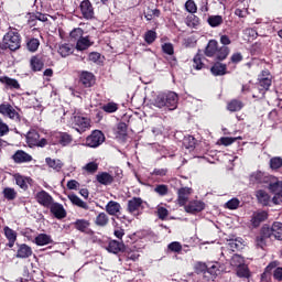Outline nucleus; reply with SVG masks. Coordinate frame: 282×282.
Masks as SVG:
<instances>
[{
    "mask_svg": "<svg viewBox=\"0 0 282 282\" xmlns=\"http://www.w3.org/2000/svg\"><path fill=\"white\" fill-rule=\"evenodd\" d=\"M0 84L3 85L7 91H19V89H21V84L19 83V79L12 78L8 75L2 76V78L0 79Z\"/></svg>",
    "mask_w": 282,
    "mask_h": 282,
    "instance_id": "nucleus-13",
    "label": "nucleus"
},
{
    "mask_svg": "<svg viewBox=\"0 0 282 282\" xmlns=\"http://www.w3.org/2000/svg\"><path fill=\"white\" fill-rule=\"evenodd\" d=\"M193 188L191 187H181L177 191V204L178 206H185L188 204V197H191Z\"/></svg>",
    "mask_w": 282,
    "mask_h": 282,
    "instance_id": "nucleus-21",
    "label": "nucleus"
},
{
    "mask_svg": "<svg viewBox=\"0 0 282 282\" xmlns=\"http://www.w3.org/2000/svg\"><path fill=\"white\" fill-rule=\"evenodd\" d=\"M243 107H246V105L239 99H231L227 102V111H230L231 113L241 111Z\"/></svg>",
    "mask_w": 282,
    "mask_h": 282,
    "instance_id": "nucleus-33",
    "label": "nucleus"
},
{
    "mask_svg": "<svg viewBox=\"0 0 282 282\" xmlns=\"http://www.w3.org/2000/svg\"><path fill=\"white\" fill-rule=\"evenodd\" d=\"M142 204H144V200H142L141 197H132L130 200H128V213H130V215H134V217H138V215H140V208L141 210L144 208Z\"/></svg>",
    "mask_w": 282,
    "mask_h": 282,
    "instance_id": "nucleus-14",
    "label": "nucleus"
},
{
    "mask_svg": "<svg viewBox=\"0 0 282 282\" xmlns=\"http://www.w3.org/2000/svg\"><path fill=\"white\" fill-rule=\"evenodd\" d=\"M35 199L40 206H43L44 208H48L54 203V197L50 195L45 189H42L41 192H37L35 195Z\"/></svg>",
    "mask_w": 282,
    "mask_h": 282,
    "instance_id": "nucleus-16",
    "label": "nucleus"
},
{
    "mask_svg": "<svg viewBox=\"0 0 282 282\" xmlns=\"http://www.w3.org/2000/svg\"><path fill=\"white\" fill-rule=\"evenodd\" d=\"M6 50H10V52L21 50V33H19L17 29L8 31L4 34L2 42H0V54L6 52Z\"/></svg>",
    "mask_w": 282,
    "mask_h": 282,
    "instance_id": "nucleus-2",
    "label": "nucleus"
},
{
    "mask_svg": "<svg viewBox=\"0 0 282 282\" xmlns=\"http://www.w3.org/2000/svg\"><path fill=\"white\" fill-rule=\"evenodd\" d=\"M11 160H13L14 164H30L34 158H32V154L25 152L24 150H17L12 154Z\"/></svg>",
    "mask_w": 282,
    "mask_h": 282,
    "instance_id": "nucleus-15",
    "label": "nucleus"
},
{
    "mask_svg": "<svg viewBox=\"0 0 282 282\" xmlns=\"http://www.w3.org/2000/svg\"><path fill=\"white\" fill-rule=\"evenodd\" d=\"M204 61H206V57H204V54H202V50H198L193 57L192 67L196 69V72H200V69H208V66L204 64Z\"/></svg>",
    "mask_w": 282,
    "mask_h": 282,
    "instance_id": "nucleus-25",
    "label": "nucleus"
},
{
    "mask_svg": "<svg viewBox=\"0 0 282 282\" xmlns=\"http://www.w3.org/2000/svg\"><path fill=\"white\" fill-rule=\"evenodd\" d=\"M220 265L219 262H214L213 264L207 265V271L205 272V279L207 281H215L219 276Z\"/></svg>",
    "mask_w": 282,
    "mask_h": 282,
    "instance_id": "nucleus-26",
    "label": "nucleus"
},
{
    "mask_svg": "<svg viewBox=\"0 0 282 282\" xmlns=\"http://www.w3.org/2000/svg\"><path fill=\"white\" fill-rule=\"evenodd\" d=\"M58 54L62 55L63 58L69 56V54H72V45L67 43L59 45Z\"/></svg>",
    "mask_w": 282,
    "mask_h": 282,
    "instance_id": "nucleus-53",
    "label": "nucleus"
},
{
    "mask_svg": "<svg viewBox=\"0 0 282 282\" xmlns=\"http://www.w3.org/2000/svg\"><path fill=\"white\" fill-rule=\"evenodd\" d=\"M79 85L84 86L85 89H89L96 85V75L89 70H82L78 75Z\"/></svg>",
    "mask_w": 282,
    "mask_h": 282,
    "instance_id": "nucleus-9",
    "label": "nucleus"
},
{
    "mask_svg": "<svg viewBox=\"0 0 282 282\" xmlns=\"http://www.w3.org/2000/svg\"><path fill=\"white\" fill-rule=\"evenodd\" d=\"M96 180L98 184H101V186H111L115 182L113 175L108 172H99L96 175Z\"/></svg>",
    "mask_w": 282,
    "mask_h": 282,
    "instance_id": "nucleus-29",
    "label": "nucleus"
},
{
    "mask_svg": "<svg viewBox=\"0 0 282 282\" xmlns=\"http://www.w3.org/2000/svg\"><path fill=\"white\" fill-rule=\"evenodd\" d=\"M106 140L105 133L100 130H93L91 133L86 138L85 147L89 149H98L102 145Z\"/></svg>",
    "mask_w": 282,
    "mask_h": 282,
    "instance_id": "nucleus-5",
    "label": "nucleus"
},
{
    "mask_svg": "<svg viewBox=\"0 0 282 282\" xmlns=\"http://www.w3.org/2000/svg\"><path fill=\"white\" fill-rule=\"evenodd\" d=\"M167 250H170V252H176L177 254H180V252H182V243L173 241L167 245Z\"/></svg>",
    "mask_w": 282,
    "mask_h": 282,
    "instance_id": "nucleus-61",
    "label": "nucleus"
},
{
    "mask_svg": "<svg viewBox=\"0 0 282 282\" xmlns=\"http://www.w3.org/2000/svg\"><path fill=\"white\" fill-rule=\"evenodd\" d=\"M73 226L75 230L84 232V235H94V231L90 228L91 223L87 219H77L76 221L73 223Z\"/></svg>",
    "mask_w": 282,
    "mask_h": 282,
    "instance_id": "nucleus-19",
    "label": "nucleus"
},
{
    "mask_svg": "<svg viewBox=\"0 0 282 282\" xmlns=\"http://www.w3.org/2000/svg\"><path fill=\"white\" fill-rule=\"evenodd\" d=\"M256 87L258 93L253 94L252 98L263 100V98H265V94H268V91H270V87H272V75L270 74V70H262L261 74L258 75Z\"/></svg>",
    "mask_w": 282,
    "mask_h": 282,
    "instance_id": "nucleus-3",
    "label": "nucleus"
},
{
    "mask_svg": "<svg viewBox=\"0 0 282 282\" xmlns=\"http://www.w3.org/2000/svg\"><path fill=\"white\" fill-rule=\"evenodd\" d=\"M2 195L4 199H8V202H14L17 199V191L12 187H4L2 191Z\"/></svg>",
    "mask_w": 282,
    "mask_h": 282,
    "instance_id": "nucleus-47",
    "label": "nucleus"
},
{
    "mask_svg": "<svg viewBox=\"0 0 282 282\" xmlns=\"http://www.w3.org/2000/svg\"><path fill=\"white\" fill-rule=\"evenodd\" d=\"M79 10L86 21H91V19H95L96 13L94 11V4H91V1L83 0L79 4Z\"/></svg>",
    "mask_w": 282,
    "mask_h": 282,
    "instance_id": "nucleus-12",
    "label": "nucleus"
},
{
    "mask_svg": "<svg viewBox=\"0 0 282 282\" xmlns=\"http://www.w3.org/2000/svg\"><path fill=\"white\" fill-rule=\"evenodd\" d=\"M208 25L210 28H219V25L224 24V17L221 15H209L207 19Z\"/></svg>",
    "mask_w": 282,
    "mask_h": 282,
    "instance_id": "nucleus-43",
    "label": "nucleus"
},
{
    "mask_svg": "<svg viewBox=\"0 0 282 282\" xmlns=\"http://www.w3.org/2000/svg\"><path fill=\"white\" fill-rule=\"evenodd\" d=\"M83 34H85V31L80 28H76L74 29L70 33H69V36H70V41H80V39L83 37Z\"/></svg>",
    "mask_w": 282,
    "mask_h": 282,
    "instance_id": "nucleus-52",
    "label": "nucleus"
},
{
    "mask_svg": "<svg viewBox=\"0 0 282 282\" xmlns=\"http://www.w3.org/2000/svg\"><path fill=\"white\" fill-rule=\"evenodd\" d=\"M256 197L262 206H270V194L263 189H259L256 192Z\"/></svg>",
    "mask_w": 282,
    "mask_h": 282,
    "instance_id": "nucleus-38",
    "label": "nucleus"
},
{
    "mask_svg": "<svg viewBox=\"0 0 282 282\" xmlns=\"http://www.w3.org/2000/svg\"><path fill=\"white\" fill-rule=\"evenodd\" d=\"M271 230L273 232V237L278 239V241H282V223H273L271 226Z\"/></svg>",
    "mask_w": 282,
    "mask_h": 282,
    "instance_id": "nucleus-44",
    "label": "nucleus"
},
{
    "mask_svg": "<svg viewBox=\"0 0 282 282\" xmlns=\"http://www.w3.org/2000/svg\"><path fill=\"white\" fill-rule=\"evenodd\" d=\"M48 209L53 217H55V219H65V217H67V210L61 203H56L53 200Z\"/></svg>",
    "mask_w": 282,
    "mask_h": 282,
    "instance_id": "nucleus-18",
    "label": "nucleus"
},
{
    "mask_svg": "<svg viewBox=\"0 0 282 282\" xmlns=\"http://www.w3.org/2000/svg\"><path fill=\"white\" fill-rule=\"evenodd\" d=\"M241 202L239 200V198H231L226 203V208H228L229 210H237Z\"/></svg>",
    "mask_w": 282,
    "mask_h": 282,
    "instance_id": "nucleus-59",
    "label": "nucleus"
},
{
    "mask_svg": "<svg viewBox=\"0 0 282 282\" xmlns=\"http://www.w3.org/2000/svg\"><path fill=\"white\" fill-rule=\"evenodd\" d=\"M250 182H252V184H265L268 178L265 177V174H263L261 171H258L250 175Z\"/></svg>",
    "mask_w": 282,
    "mask_h": 282,
    "instance_id": "nucleus-42",
    "label": "nucleus"
},
{
    "mask_svg": "<svg viewBox=\"0 0 282 282\" xmlns=\"http://www.w3.org/2000/svg\"><path fill=\"white\" fill-rule=\"evenodd\" d=\"M10 133V126L8 123L3 122V119L0 118V138H3V135H8ZM1 142H3L0 139V145Z\"/></svg>",
    "mask_w": 282,
    "mask_h": 282,
    "instance_id": "nucleus-58",
    "label": "nucleus"
},
{
    "mask_svg": "<svg viewBox=\"0 0 282 282\" xmlns=\"http://www.w3.org/2000/svg\"><path fill=\"white\" fill-rule=\"evenodd\" d=\"M39 140H41V134H39V131L30 130L26 133V144H29V147H35V144H37Z\"/></svg>",
    "mask_w": 282,
    "mask_h": 282,
    "instance_id": "nucleus-37",
    "label": "nucleus"
},
{
    "mask_svg": "<svg viewBox=\"0 0 282 282\" xmlns=\"http://www.w3.org/2000/svg\"><path fill=\"white\" fill-rule=\"evenodd\" d=\"M282 166V158L281 156H274L272 159H270V169H272V171H279V169H281Z\"/></svg>",
    "mask_w": 282,
    "mask_h": 282,
    "instance_id": "nucleus-54",
    "label": "nucleus"
},
{
    "mask_svg": "<svg viewBox=\"0 0 282 282\" xmlns=\"http://www.w3.org/2000/svg\"><path fill=\"white\" fill-rule=\"evenodd\" d=\"M39 47H41V41L36 37H30L26 40V50L29 52H37Z\"/></svg>",
    "mask_w": 282,
    "mask_h": 282,
    "instance_id": "nucleus-41",
    "label": "nucleus"
},
{
    "mask_svg": "<svg viewBox=\"0 0 282 282\" xmlns=\"http://www.w3.org/2000/svg\"><path fill=\"white\" fill-rule=\"evenodd\" d=\"M127 246H124V241L122 240H109L106 250L111 252L112 254H120L126 250Z\"/></svg>",
    "mask_w": 282,
    "mask_h": 282,
    "instance_id": "nucleus-24",
    "label": "nucleus"
},
{
    "mask_svg": "<svg viewBox=\"0 0 282 282\" xmlns=\"http://www.w3.org/2000/svg\"><path fill=\"white\" fill-rule=\"evenodd\" d=\"M102 111L106 113H116L118 111V104L116 102H108L101 107Z\"/></svg>",
    "mask_w": 282,
    "mask_h": 282,
    "instance_id": "nucleus-57",
    "label": "nucleus"
},
{
    "mask_svg": "<svg viewBox=\"0 0 282 282\" xmlns=\"http://www.w3.org/2000/svg\"><path fill=\"white\" fill-rule=\"evenodd\" d=\"M3 235L6 239L8 240L7 247L8 248H14V245L17 243V239L19 237V234L9 226L3 227Z\"/></svg>",
    "mask_w": 282,
    "mask_h": 282,
    "instance_id": "nucleus-23",
    "label": "nucleus"
},
{
    "mask_svg": "<svg viewBox=\"0 0 282 282\" xmlns=\"http://www.w3.org/2000/svg\"><path fill=\"white\" fill-rule=\"evenodd\" d=\"M187 28H197L199 25V17L195 14L187 15L186 18Z\"/></svg>",
    "mask_w": 282,
    "mask_h": 282,
    "instance_id": "nucleus-51",
    "label": "nucleus"
},
{
    "mask_svg": "<svg viewBox=\"0 0 282 282\" xmlns=\"http://www.w3.org/2000/svg\"><path fill=\"white\" fill-rule=\"evenodd\" d=\"M53 138H56V143L61 144V147H69L74 142V137L67 132H57Z\"/></svg>",
    "mask_w": 282,
    "mask_h": 282,
    "instance_id": "nucleus-27",
    "label": "nucleus"
},
{
    "mask_svg": "<svg viewBox=\"0 0 282 282\" xmlns=\"http://www.w3.org/2000/svg\"><path fill=\"white\" fill-rule=\"evenodd\" d=\"M275 268H276V262L269 263L265 267L264 272L261 274V281L263 282L270 281V275L272 273V270H274Z\"/></svg>",
    "mask_w": 282,
    "mask_h": 282,
    "instance_id": "nucleus-45",
    "label": "nucleus"
},
{
    "mask_svg": "<svg viewBox=\"0 0 282 282\" xmlns=\"http://www.w3.org/2000/svg\"><path fill=\"white\" fill-rule=\"evenodd\" d=\"M17 248H18L15 253L17 259H30V257L34 254V252L32 251V247H30L26 243L17 242Z\"/></svg>",
    "mask_w": 282,
    "mask_h": 282,
    "instance_id": "nucleus-20",
    "label": "nucleus"
},
{
    "mask_svg": "<svg viewBox=\"0 0 282 282\" xmlns=\"http://www.w3.org/2000/svg\"><path fill=\"white\" fill-rule=\"evenodd\" d=\"M208 270V264L202 261H197L194 263V272L195 274H204V279H206V272Z\"/></svg>",
    "mask_w": 282,
    "mask_h": 282,
    "instance_id": "nucleus-46",
    "label": "nucleus"
},
{
    "mask_svg": "<svg viewBox=\"0 0 282 282\" xmlns=\"http://www.w3.org/2000/svg\"><path fill=\"white\" fill-rule=\"evenodd\" d=\"M91 45H94V42H91V40H89V35L88 36H83L82 39H79L76 43V50L78 52H85V50H89V47H91Z\"/></svg>",
    "mask_w": 282,
    "mask_h": 282,
    "instance_id": "nucleus-35",
    "label": "nucleus"
},
{
    "mask_svg": "<svg viewBox=\"0 0 282 282\" xmlns=\"http://www.w3.org/2000/svg\"><path fill=\"white\" fill-rule=\"evenodd\" d=\"M109 225V216L101 212L99 213L95 218V226H98L99 228H105V226Z\"/></svg>",
    "mask_w": 282,
    "mask_h": 282,
    "instance_id": "nucleus-40",
    "label": "nucleus"
},
{
    "mask_svg": "<svg viewBox=\"0 0 282 282\" xmlns=\"http://www.w3.org/2000/svg\"><path fill=\"white\" fill-rule=\"evenodd\" d=\"M237 276H239V279H250V269H248L246 264L238 265Z\"/></svg>",
    "mask_w": 282,
    "mask_h": 282,
    "instance_id": "nucleus-50",
    "label": "nucleus"
},
{
    "mask_svg": "<svg viewBox=\"0 0 282 282\" xmlns=\"http://www.w3.org/2000/svg\"><path fill=\"white\" fill-rule=\"evenodd\" d=\"M185 10L189 12V14H195L197 12V4L193 0H187L185 2Z\"/></svg>",
    "mask_w": 282,
    "mask_h": 282,
    "instance_id": "nucleus-60",
    "label": "nucleus"
},
{
    "mask_svg": "<svg viewBox=\"0 0 282 282\" xmlns=\"http://www.w3.org/2000/svg\"><path fill=\"white\" fill-rule=\"evenodd\" d=\"M269 191L274 195L272 198L273 204L275 206H279L280 204H282V181L270 183Z\"/></svg>",
    "mask_w": 282,
    "mask_h": 282,
    "instance_id": "nucleus-11",
    "label": "nucleus"
},
{
    "mask_svg": "<svg viewBox=\"0 0 282 282\" xmlns=\"http://www.w3.org/2000/svg\"><path fill=\"white\" fill-rule=\"evenodd\" d=\"M274 237L272 227L270 225L264 224L259 234L256 236V245L258 248H265L268 246L267 239H272Z\"/></svg>",
    "mask_w": 282,
    "mask_h": 282,
    "instance_id": "nucleus-6",
    "label": "nucleus"
},
{
    "mask_svg": "<svg viewBox=\"0 0 282 282\" xmlns=\"http://www.w3.org/2000/svg\"><path fill=\"white\" fill-rule=\"evenodd\" d=\"M45 67V57L42 54H36L31 56L30 58V68L34 73L36 72H43V68Z\"/></svg>",
    "mask_w": 282,
    "mask_h": 282,
    "instance_id": "nucleus-17",
    "label": "nucleus"
},
{
    "mask_svg": "<svg viewBox=\"0 0 282 282\" xmlns=\"http://www.w3.org/2000/svg\"><path fill=\"white\" fill-rule=\"evenodd\" d=\"M68 199L73 206L83 208V210H89V205L85 203V200L80 199V197H78L76 194H69Z\"/></svg>",
    "mask_w": 282,
    "mask_h": 282,
    "instance_id": "nucleus-34",
    "label": "nucleus"
},
{
    "mask_svg": "<svg viewBox=\"0 0 282 282\" xmlns=\"http://www.w3.org/2000/svg\"><path fill=\"white\" fill-rule=\"evenodd\" d=\"M34 243L36 246H48V243H54L52 236L47 234H40L35 237Z\"/></svg>",
    "mask_w": 282,
    "mask_h": 282,
    "instance_id": "nucleus-36",
    "label": "nucleus"
},
{
    "mask_svg": "<svg viewBox=\"0 0 282 282\" xmlns=\"http://www.w3.org/2000/svg\"><path fill=\"white\" fill-rule=\"evenodd\" d=\"M123 257L126 258V261H138L140 259V251L135 249V246L131 248L126 247L123 250Z\"/></svg>",
    "mask_w": 282,
    "mask_h": 282,
    "instance_id": "nucleus-31",
    "label": "nucleus"
},
{
    "mask_svg": "<svg viewBox=\"0 0 282 282\" xmlns=\"http://www.w3.org/2000/svg\"><path fill=\"white\" fill-rule=\"evenodd\" d=\"M129 126H127L124 122H119L117 124V135L119 138H122V140H127Z\"/></svg>",
    "mask_w": 282,
    "mask_h": 282,
    "instance_id": "nucleus-48",
    "label": "nucleus"
},
{
    "mask_svg": "<svg viewBox=\"0 0 282 282\" xmlns=\"http://www.w3.org/2000/svg\"><path fill=\"white\" fill-rule=\"evenodd\" d=\"M265 219H268V212H256L251 217V225L253 226V228H259L261 224L265 221Z\"/></svg>",
    "mask_w": 282,
    "mask_h": 282,
    "instance_id": "nucleus-30",
    "label": "nucleus"
},
{
    "mask_svg": "<svg viewBox=\"0 0 282 282\" xmlns=\"http://www.w3.org/2000/svg\"><path fill=\"white\" fill-rule=\"evenodd\" d=\"M162 52L163 54H167V56H173L175 54V47L173 46V43L167 42L162 44Z\"/></svg>",
    "mask_w": 282,
    "mask_h": 282,
    "instance_id": "nucleus-56",
    "label": "nucleus"
},
{
    "mask_svg": "<svg viewBox=\"0 0 282 282\" xmlns=\"http://www.w3.org/2000/svg\"><path fill=\"white\" fill-rule=\"evenodd\" d=\"M224 61L215 62L209 68L213 76H226L228 74V65L223 63Z\"/></svg>",
    "mask_w": 282,
    "mask_h": 282,
    "instance_id": "nucleus-22",
    "label": "nucleus"
},
{
    "mask_svg": "<svg viewBox=\"0 0 282 282\" xmlns=\"http://www.w3.org/2000/svg\"><path fill=\"white\" fill-rule=\"evenodd\" d=\"M0 113L4 116V118L13 120V122H21V115L9 102L0 104Z\"/></svg>",
    "mask_w": 282,
    "mask_h": 282,
    "instance_id": "nucleus-7",
    "label": "nucleus"
},
{
    "mask_svg": "<svg viewBox=\"0 0 282 282\" xmlns=\"http://www.w3.org/2000/svg\"><path fill=\"white\" fill-rule=\"evenodd\" d=\"M87 173H96L98 171V163L96 162H89L85 166Z\"/></svg>",
    "mask_w": 282,
    "mask_h": 282,
    "instance_id": "nucleus-64",
    "label": "nucleus"
},
{
    "mask_svg": "<svg viewBox=\"0 0 282 282\" xmlns=\"http://www.w3.org/2000/svg\"><path fill=\"white\" fill-rule=\"evenodd\" d=\"M15 184L19 186L22 191H28L29 186L28 184L32 185V178L28 176H23L21 174L14 175Z\"/></svg>",
    "mask_w": 282,
    "mask_h": 282,
    "instance_id": "nucleus-32",
    "label": "nucleus"
},
{
    "mask_svg": "<svg viewBox=\"0 0 282 282\" xmlns=\"http://www.w3.org/2000/svg\"><path fill=\"white\" fill-rule=\"evenodd\" d=\"M45 162L50 169H53V171H56L57 173H59L64 166L63 161L59 159L46 158Z\"/></svg>",
    "mask_w": 282,
    "mask_h": 282,
    "instance_id": "nucleus-39",
    "label": "nucleus"
},
{
    "mask_svg": "<svg viewBox=\"0 0 282 282\" xmlns=\"http://www.w3.org/2000/svg\"><path fill=\"white\" fill-rule=\"evenodd\" d=\"M73 129H75L77 133H85V131L91 129V121L87 117L74 116Z\"/></svg>",
    "mask_w": 282,
    "mask_h": 282,
    "instance_id": "nucleus-8",
    "label": "nucleus"
},
{
    "mask_svg": "<svg viewBox=\"0 0 282 282\" xmlns=\"http://www.w3.org/2000/svg\"><path fill=\"white\" fill-rule=\"evenodd\" d=\"M120 210H122V206L118 202L110 200L106 205V213L112 217H117V219H120V216H118L120 215Z\"/></svg>",
    "mask_w": 282,
    "mask_h": 282,
    "instance_id": "nucleus-28",
    "label": "nucleus"
},
{
    "mask_svg": "<svg viewBox=\"0 0 282 282\" xmlns=\"http://www.w3.org/2000/svg\"><path fill=\"white\" fill-rule=\"evenodd\" d=\"M178 100H180V97L173 91L161 93L154 99V107H158L159 109H162L163 107H167L170 111H173L174 109H177Z\"/></svg>",
    "mask_w": 282,
    "mask_h": 282,
    "instance_id": "nucleus-4",
    "label": "nucleus"
},
{
    "mask_svg": "<svg viewBox=\"0 0 282 282\" xmlns=\"http://www.w3.org/2000/svg\"><path fill=\"white\" fill-rule=\"evenodd\" d=\"M154 193L156 195H160L161 197H165V195H169V185L159 184L154 187Z\"/></svg>",
    "mask_w": 282,
    "mask_h": 282,
    "instance_id": "nucleus-55",
    "label": "nucleus"
},
{
    "mask_svg": "<svg viewBox=\"0 0 282 282\" xmlns=\"http://www.w3.org/2000/svg\"><path fill=\"white\" fill-rule=\"evenodd\" d=\"M241 61H243V55H241V53H234L230 56L229 65L230 63H232L234 65H238V63H241Z\"/></svg>",
    "mask_w": 282,
    "mask_h": 282,
    "instance_id": "nucleus-63",
    "label": "nucleus"
},
{
    "mask_svg": "<svg viewBox=\"0 0 282 282\" xmlns=\"http://www.w3.org/2000/svg\"><path fill=\"white\" fill-rule=\"evenodd\" d=\"M143 39L148 45H153V43H155L158 40V32L149 30L144 33Z\"/></svg>",
    "mask_w": 282,
    "mask_h": 282,
    "instance_id": "nucleus-49",
    "label": "nucleus"
},
{
    "mask_svg": "<svg viewBox=\"0 0 282 282\" xmlns=\"http://www.w3.org/2000/svg\"><path fill=\"white\" fill-rule=\"evenodd\" d=\"M156 214L159 219L164 221V219L169 217V209H166L165 207H158Z\"/></svg>",
    "mask_w": 282,
    "mask_h": 282,
    "instance_id": "nucleus-62",
    "label": "nucleus"
},
{
    "mask_svg": "<svg viewBox=\"0 0 282 282\" xmlns=\"http://www.w3.org/2000/svg\"><path fill=\"white\" fill-rule=\"evenodd\" d=\"M206 203L204 200H189L188 204L184 205V210L188 215H197L202 213V210H205Z\"/></svg>",
    "mask_w": 282,
    "mask_h": 282,
    "instance_id": "nucleus-10",
    "label": "nucleus"
},
{
    "mask_svg": "<svg viewBox=\"0 0 282 282\" xmlns=\"http://www.w3.org/2000/svg\"><path fill=\"white\" fill-rule=\"evenodd\" d=\"M205 56L207 58H216V61H226L228 56H230V47L229 46H219V42L217 40H209L205 50Z\"/></svg>",
    "mask_w": 282,
    "mask_h": 282,
    "instance_id": "nucleus-1",
    "label": "nucleus"
}]
</instances>
